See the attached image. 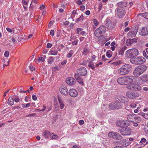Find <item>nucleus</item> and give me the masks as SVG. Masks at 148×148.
I'll return each mask as SVG.
<instances>
[{
	"label": "nucleus",
	"mask_w": 148,
	"mask_h": 148,
	"mask_svg": "<svg viewBox=\"0 0 148 148\" xmlns=\"http://www.w3.org/2000/svg\"><path fill=\"white\" fill-rule=\"evenodd\" d=\"M108 136L110 138H113L119 140H121L123 138V137L118 132H115L109 133Z\"/></svg>",
	"instance_id": "obj_7"
},
{
	"label": "nucleus",
	"mask_w": 148,
	"mask_h": 148,
	"mask_svg": "<svg viewBox=\"0 0 148 148\" xmlns=\"http://www.w3.org/2000/svg\"><path fill=\"white\" fill-rule=\"evenodd\" d=\"M50 132L49 131H45L43 132V136L45 138L50 137Z\"/></svg>",
	"instance_id": "obj_28"
},
{
	"label": "nucleus",
	"mask_w": 148,
	"mask_h": 148,
	"mask_svg": "<svg viewBox=\"0 0 148 148\" xmlns=\"http://www.w3.org/2000/svg\"><path fill=\"white\" fill-rule=\"evenodd\" d=\"M58 137V136L57 135H55L53 133L51 134L50 137L52 139H56Z\"/></svg>",
	"instance_id": "obj_40"
},
{
	"label": "nucleus",
	"mask_w": 148,
	"mask_h": 148,
	"mask_svg": "<svg viewBox=\"0 0 148 148\" xmlns=\"http://www.w3.org/2000/svg\"><path fill=\"white\" fill-rule=\"evenodd\" d=\"M72 52V50H71L69 51V53L67 54L66 57L68 58H69L72 56L73 54V53Z\"/></svg>",
	"instance_id": "obj_42"
},
{
	"label": "nucleus",
	"mask_w": 148,
	"mask_h": 148,
	"mask_svg": "<svg viewBox=\"0 0 148 148\" xmlns=\"http://www.w3.org/2000/svg\"><path fill=\"white\" fill-rule=\"evenodd\" d=\"M32 98L33 100H34L36 101L37 99V97L36 95H33L32 96Z\"/></svg>",
	"instance_id": "obj_59"
},
{
	"label": "nucleus",
	"mask_w": 148,
	"mask_h": 148,
	"mask_svg": "<svg viewBox=\"0 0 148 148\" xmlns=\"http://www.w3.org/2000/svg\"><path fill=\"white\" fill-rule=\"evenodd\" d=\"M138 15L141 16H142L148 20V13L145 12L143 13H140Z\"/></svg>",
	"instance_id": "obj_33"
},
{
	"label": "nucleus",
	"mask_w": 148,
	"mask_h": 148,
	"mask_svg": "<svg viewBox=\"0 0 148 148\" xmlns=\"http://www.w3.org/2000/svg\"><path fill=\"white\" fill-rule=\"evenodd\" d=\"M90 52V49L87 47H85L83 50L82 55L86 56Z\"/></svg>",
	"instance_id": "obj_26"
},
{
	"label": "nucleus",
	"mask_w": 148,
	"mask_h": 148,
	"mask_svg": "<svg viewBox=\"0 0 148 148\" xmlns=\"http://www.w3.org/2000/svg\"><path fill=\"white\" fill-rule=\"evenodd\" d=\"M116 125L117 126L119 127H123L122 121H117L116 122Z\"/></svg>",
	"instance_id": "obj_37"
},
{
	"label": "nucleus",
	"mask_w": 148,
	"mask_h": 148,
	"mask_svg": "<svg viewBox=\"0 0 148 148\" xmlns=\"http://www.w3.org/2000/svg\"><path fill=\"white\" fill-rule=\"evenodd\" d=\"M146 141V139L145 138H141V140L140 141V143H142L143 142H145Z\"/></svg>",
	"instance_id": "obj_64"
},
{
	"label": "nucleus",
	"mask_w": 148,
	"mask_h": 148,
	"mask_svg": "<svg viewBox=\"0 0 148 148\" xmlns=\"http://www.w3.org/2000/svg\"><path fill=\"white\" fill-rule=\"evenodd\" d=\"M30 105V103H27L26 104H24L22 105V107L24 108H26L29 107Z\"/></svg>",
	"instance_id": "obj_48"
},
{
	"label": "nucleus",
	"mask_w": 148,
	"mask_h": 148,
	"mask_svg": "<svg viewBox=\"0 0 148 148\" xmlns=\"http://www.w3.org/2000/svg\"><path fill=\"white\" fill-rule=\"evenodd\" d=\"M136 122L137 123H139L140 122L141 120L140 118H139L136 116H135V118L134 119Z\"/></svg>",
	"instance_id": "obj_41"
},
{
	"label": "nucleus",
	"mask_w": 148,
	"mask_h": 148,
	"mask_svg": "<svg viewBox=\"0 0 148 148\" xmlns=\"http://www.w3.org/2000/svg\"><path fill=\"white\" fill-rule=\"evenodd\" d=\"M137 42V39L136 38H133L126 40L127 45L130 46L134 43H136Z\"/></svg>",
	"instance_id": "obj_21"
},
{
	"label": "nucleus",
	"mask_w": 148,
	"mask_h": 148,
	"mask_svg": "<svg viewBox=\"0 0 148 148\" xmlns=\"http://www.w3.org/2000/svg\"><path fill=\"white\" fill-rule=\"evenodd\" d=\"M58 99L59 103H61L63 102V101L61 97H58Z\"/></svg>",
	"instance_id": "obj_60"
},
{
	"label": "nucleus",
	"mask_w": 148,
	"mask_h": 148,
	"mask_svg": "<svg viewBox=\"0 0 148 148\" xmlns=\"http://www.w3.org/2000/svg\"><path fill=\"white\" fill-rule=\"evenodd\" d=\"M78 40H75L73 42H72V44L73 45H77V44L78 42Z\"/></svg>",
	"instance_id": "obj_62"
},
{
	"label": "nucleus",
	"mask_w": 148,
	"mask_h": 148,
	"mask_svg": "<svg viewBox=\"0 0 148 148\" xmlns=\"http://www.w3.org/2000/svg\"><path fill=\"white\" fill-rule=\"evenodd\" d=\"M118 132L123 136L129 135L131 134L132 130L129 127L125 126L119 127L118 129Z\"/></svg>",
	"instance_id": "obj_3"
},
{
	"label": "nucleus",
	"mask_w": 148,
	"mask_h": 148,
	"mask_svg": "<svg viewBox=\"0 0 148 148\" xmlns=\"http://www.w3.org/2000/svg\"><path fill=\"white\" fill-rule=\"evenodd\" d=\"M117 82L119 84L121 85L125 84V77L119 78L117 79Z\"/></svg>",
	"instance_id": "obj_22"
},
{
	"label": "nucleus",
	"mask_w": 148,
	"mask_h": 148,
	"mask_svg": "<svg viewBox=\"0 0 148 148\" xmlns=\"http://www.w3.org/2000/svg\"><path fill=\"white\" fill-rule=\"evenodd\" d=\"M88 66L90 68L93 70H94L95 69V67L94 65V63L92 61H90L89 62Z\"/></svg>",
	"instance_id": "obj_32"
},
{
	"label": "nucleus",
	"mask_w": 148,
	"mask_h": 148,
	"mask_svg": "<svg viewBox=\"0 0 148 148\" xmlns=\"http://www.w3.org/2000/svg\"><path fill=\"white\" fill-rule=\"evenodd\" d=\"M127 122L126 121V122H125V121H122V125L123 127L124 126L126 125L127 126L129 125V123H127Z\"/></svg>",
	"instance_id": "obj_47"
},
{
	"label": "nucleus",
	"mask_w": 148,
	"mask_h": 148,
	"mask_svg": "<svg viewBox=\"0 0 148 148\" xmlns=\"http://www.w3.org/2000/svg\"><path fill=\"white\" fill-rule=\"evenodd\" d=\"M93 23L96 26H97L99 24V22L97 21L96 19H94L92 20Z\"/></svg>",
	"instance_id": "obj_43"
},
{
	"label": "nucleus",
	"mask_w": 148,
	"mask_h": 148,
	"mask_svg": "<svg viewBox=\"0 0 148 148\" xmlns=\"http://www.w3.org/2000/svg\"><path fill=\"white\" fill-rule=\"evenodd\" d=\"M130 106L131 108H134L136 106V104L135 103H132L130 104Z\"/></svg>",
	"instance_id": "obj_52"
},
{
	"label": "nucleus",
	"mask_w": 148,
	"mask_h": 148,
	"mask_svg": "<svg viewBox=\"0 0 148 148\" xmlns=\"http://www.w3.org/2000/svg\"><path fill=\"white\" fill-rule=\"evenodd\" d=\"M123 62L122 60H119L117 62H113V64L114 65H115L116 66L122 63Z\"/></svg>",
	"instance_id": "obj_39"
},
{
	"label": "nucleus",
	"mask_w": 148,
	"mask_h": 148,
	"mask_svg": "<svg viewBox=\"0 0 148 148\" xmlns=\"http://www.w3.org/2000/svg\"><path fill=\"white\" fill-rule=\"evenodd\" d=\"M126 56L128 58L133 57L131 49H130L127 50L126 53Z\"/></svg>",
	"instance_id": "obj_30"
},
{
	"label": "nucleus",
	"mask_w": 148,
	"mask_h": 148,
	"mask_svg": "<svg viewBox=\"0 0 148 148\" xmlns=\"http://www.w3.org/2000/svg\"><path fill=\"white\" fill-rule=\"evenodd\" d=\"M131 49L133 57L136 56L138 55L139 52L137 49Z\"/></svg>",
	"instance_id": "obj_29"
},
{
	"label": "nucleus",
	"mask_w": 148,
	"mask_h": 148,
	"mask_svg": "<svg viewBox=\"0 0 148 148\" xmlns=\"http://www.w3.org/2000/svg\"><path fill=\"white\" fill-rule=\"evenodd\" d=\"M76 3L77 4L79 5H81L82 4V3L81 1L79 0L77 1Z\"/></svg>",
	"instance_id": "obj_63"
},
{
	"label": "nucleus",
	"mask_w": 148,
	"mask_h": 148,
	"mask_svg": "<svg viewBox=\"0 0 148 148\" xmlns=\"http://www.w3.org/2000/svg\"><path fill=\"white\" fill-rule=\"evenodd\" d=\"M127 97L130 99H134L139 96L138 93H136L131 91H128L126 93Z\"/></svg>",
	"instance_id": "obj_10"
},
{
	"label": "nucleus",
	"mask_w": 148,
	"mask_h": 148,
	"mask_svg": "<svg viewBox=\"0 0 148 148\" xmlns=\"http://www.w3.org/2000/svg\"><path fill=\"white\" fill-rule=\"evenodd\" d=\"M53 61V58L52 57H50L49 59L48 62V64H52Z\"/></svg>",
	"instance_id": "obj_38"
},
{
	"label": "nucleus",
	"mask_w": 148,
	"mask_h": 148,
	"mask_svg": "<svg viewBox=\"0 0 148 148\" xmlns=\"http://www.w3.org/2000/svg\"><path fill=\"white\" fill-rule=\"evenodd\" d=\"M69 95L72 97H75L78 95V92L77 90L73 88L70 89L69 92Z\"/></svg>",
	"instance_id": "obj_18"
},
{
	"label": "nucleus",
	"mask_w": 148,
	"mask_h": 148,
	"mask_svg": "<svg viewBox=\"0 0 148 148\" xmlns=\"http://www.w3.org/2000/svg\"><path fill=\"white\" fill-rule=\"evenodd\" d=\"M140 79L142 81L145 82H148V75L145 74L140 77Z\"/></svg>",
	"instance_id": "obj_24"
},
{
	"label": "nucleus",
	"mask_w": 148,
	"mask_h": 148,
	"mask_svg": "<svg viewBox=\"0 0 148 148\" xmlns=\"http://www.w3.org/2000/svg\"><path fill=\"white\" fill-rule=\"evenodd\" d=\"M138 29V27L137 26H134L132 27L131 30V32H134V34H136Z\"/></svg>",
	"instance_id": "obj_31"
},
{
	"label": "nucleus",
	"mask_w": 148,
	"mask_h": 148,
	"mask_svg": "<svg viewBox=\"0 0 148 148\" xmlns=\"http://www.w3.org/2000/svg\"><path fill=\"white\" fill-rule=\"evenodd\" d=\"M74 77L79 83L83 84V79L81 77L79 76V75L75 74L74 75Z\"/></svg>",
	"instance_id": "obj_20"
},
{
	"label": "nucleus",
	"mask_w": 148,
	"mask_h": 148,
	"mask_svg": "<svg viewBox=\"0 0 148 148\" xmlns=\"http://www.w3.org/2000/svg\"><path fill=\"white\" fill-rule=\"evenodd\" d=\"M60 91L62 95L66 96L69 93V92L66 86L64 85H62L60 87Z\"/></svg>",
	"instance_id": "obj_9"
},
{
	"label": "nucleus",
	"mask_w": 148,
	"mask_h": 148,
	"mask_svg": "<svg viewBox=\"0 0 148 148\" xmlns=\"http://www.w3.org/2000/svg\"><path fill=\"white\" fill-rule=\"evenodd\" d=\"M140 115L145 119H148V115L147 114L144 113H141Z\"/></svg>",
	"instance_id": "obj_45"
},
{
	"label": "nucleus",
	"mask_w": 148,
	"mask_h": 148,
	"mask_svg": "<svg viewBox=\"0 0 148 148\" xmlns=\"http://www.w3.org/2000/svg\"><path fill=\"white\" fill-rule=\"evenodd\" d=\"M135 116L134 114L133 115V114H130L127 116V119L129 121L134 122V119Z\"/></svg>",
	"instance_id": "obj_23"
},
{
	"label": "nucleus",
	"mask_w": 148,
	"mask_h": 148,
	"mask_svg": "<svg viewBox=\"0 0 148 148\" xmlns=\"http://www.w3.org/2000/svg\"><path fill=\"white\" fill-rule=\"evenodd\" d=\"M38 0H32V2L30 5V7L31 8L32 7V5H33L32 2H33L34 3V5H35L37 3Z\"/></svg>",
	"instance_id": "obj_50"
},
{
	"label": "nucleus",
	"mask_w": 148,
	"mask_h": 148,
	"mask_svg": "<svg viewBox=\"0 0 148 148\" xmlns=\"http://www.w3.org/2000/svg\"><path fill=\"white\" fill-rule=\"evenodd\" d=\"M50 35L52 36H53L54 34V31L53 30H52L50 32Z\"/></svg>",
	"instance_id": "obj_61"
},
{
	"label": "nucleus",
	"mask_w": 148,
	"mask_h": 148,
	"mask_svg": "<svg viewBox=\"0 0 148 148\" xmlns=\"http://www.w3.org/2000/svg\"><path fill=\"white\" fill-rule=\"evenodd\" d=\"M83 30V29L81 28H77V34H79V32H81Z\"/></svg>",
	"instance_id": "obj_53"
},
{
	"label": "nucleus",
	"mask_w": 148,
	"mask_h": 148,
	"mask_svg": "<svg viewBox=\"0 0 148 148\" xmlns=\"http://www.w3.org/2000/svg\"><path fill=\"white\" fill-rule=\"evenodd\" d=\"M116 5H117V6L120 7H122V3L121 2L118 3Z\"/></svg>",
	"instance_id": "obj_58"
},
{
	"label": "nucleus",
	"mask_w": 148,
	"mask_h": 148,
	"mask_svg": "<svg viewBox=\"0 0 148 148\" xmlns=\"http://www.w3.org/2000/svg\"><path fill=\"white\" fill-rule=\"evenodd\" d=\"M106 55L107 57L110 58L112 56V52L111 51H108L106 53Z\"/></svg>",
	"instance_id": "obj_35"
},
{
	"label": "nucleus",
	"mask_w": 148,
	"mask_h": 148,
	"mask_svg": "<svg viewBox=\"0 0 148 148\" xmlns=\"http://www.w3.org/2000/svg\"><path fill=\"white\" fill-rule=\"evenodd\" d=\"M66 82L67 84L70 86L74 85L76 83L75 79L71 77L67 78L66 79Z\"/></svg>",
	"instance_id": "obj_14"
},
{
	"label": "nucleus",
	"mask_w": 148,
	"mask_h": 148,
	"mask_svg": "<svg viewBox=\"0 0 148 148\" xmlns=\"http://www.w3.org/2000/svg\"><path fill=\"white\" fill-rule=\"evenodd\" d=\"M121 140L122 145L124 147L127 146L131 143V142H129L128 140H126V139H124L123 137Z\"/></svg>",
	"instance_id": "obj_19"
},
{
	"label": "nucleus",
	"mask_w": 148,
	"mask_h": 148,
	"mask_svg": "<svg viewBox=\"0 0 148 148\" xmlns=\"http://www.w3.org/2000/svg\"><path fill=\"white\" fill-rule=\"evenodd\" d=\"M126 88L130 90L136 91H139L142 89V87L140 85L137 84L127 85Z\"/></svg>",
	"instance_id": "obj_6"
},
{
	"label": "nucleus",
	"mask_w": 148,
	"mask_h": 148,
	"mask_svg": "<svg viewBox=\"0 0 148 148\" xmlns=\"http://www.w3.org/2000/svg\"><path fill=\"white\" fill-rule=\"evenodd\" d=\"M106 31L105 27L103 25H101L100 27L97 29L95 32V36L98 38L101 37L103 34Z\"/></svg>",
	"instance_id": "obj_4"
},
{
	"label": "nucleus",
	"mask_w": 148,
	"mask_h": 148,
	"mask_svg": "<svg viewBox=\"0 0 148 148\" xmlns=\"http://www.w3.org/2000/svg\"><path fill=\"white\" fill-rule=\"evenodd\" d=\"M130 61L134 64L138 65L143 63L145 61V60L143 57H138L131 58Z\"/></svg>",
	"instance_id": "obj_2"
},
{
	"label": "nucleus",
	"mask_w": 148,
	"mask_h": 148,
	"mask_svg": "<svg viewBox=\"0 0 148 148\" xmlns=\"http://www.w3.org/2000/svg\"><path fill=\"white\" fill-rule=\"evenodd\" d=\"M106 26L109 29H112L114 27V24L110 20H107L106 21Z\"/></svg>",
	"instance_id": "obj_17"
},
{
	"label": "nucleus",
	"mask_w": 148,
	"mask_h": 148,
	"mask_svg": "<svg viewBox=\"0 0 148 148\" xmlns=\"http://www.w3.org/2000/svg\"><path fill=\"white\" fill-rule=\"evenodd\" d=\"M116 100L119 101L121 103H126L128 101V99L126 97L123 96H118L117 97Z\"/></svg>",
	"instance_id": "obj_11"
},
{
	"label": "nucleus",
	"mask_w": 148,
	"mask_h": 148,
	"mask_svg": "<svg viewBox=\"0 0 148 148\" xmlns=\"http://www.w3.org/2000/svg\"><path fill=\"white\" fill-rule=\"evenodd\" d=\"M122 3V8L123 7H126L127 6V4L126 2H121Z\"/></svg>",
	"instance_id": "obj_54"
},
{
	"label": "nucleus",
	"mask_w": 148,
	"mask_h": 148,
	"mask_svg": "<svg viewBox=\"0 0 148 148\" xmlns=\"http://www.w3.org/2000/svg\"><path fill=\"white\" fill-rule=\"evenodd\" d=\"M140 34L143 36H145L148 34V26L143 27L141 28Z\"/></svg>",
	"instance_id": "obj_12"
},
{
	"label": "nucleus",
	"mask_w": 148,
	"mask_h": 148,
	"mask_svg": "<svg viewBox=\"0 0 148 148\" xmlns=\"http://www.w3.org/2000/svg\"><path fill=\"white\" fill-rule=\"evenodd\" d=\"M147 69V66L141 65L136 68L133 72V75L136 77H138L145 71Z\"/></svg>",
	"instance_id": "obj_1"
},
{
	"label": "nucleus",
	"mask_w": 148,
	"mask_h": 148,
	"mask_svg": "<svg viewBox=\"0 0 148 148\" xmlns=\"http://www.w3.org/2000/svg\"><path fill=\"white\" fill-rule=\"evenodd\" d=\"M78 74L81 76H85L87 73V71L86 69L84 67H81L77 71Z\"/></svg>",
	"instance_id": "obj_13"
},
{
	"label": "nucleus",
	"mask_w": 148,
	"mask_h": 148,
	"mask_svg": "<svg viewBox=\"0 0 148 148\" xmlns=\"http://www.w3.org/2000/svg\"><path fill=\"white\" fill-rule=\"evenodd\" d=\"M51 55H56L58 53V52L55 50H51Z\"/></svg>",
	"instance_id": "obj_44"
},
{
	"label": "nucleus",
	"mask_w": 148,
	"mask_h": 148,
	"mask_svg": "<svg viewBox=\"0 0 148 148\" xmlns=\"http://www.w3.org/2000/svg\"><path fill=\"white\" fill-rule=\"evenodd\" d=\"M125 84H131L134 79V77L132 76H127L125 77Z\"/></svg>",
	"instance_id": "obj_16"
},
{
	"label": "nucleus",
	"mask_w": 148,
	"mask_h": 148,
	"mask_svg": "<svg viewBox=\"0 0 148 148\" xmlns=\"http://www.w3.org/2000/svg\"><path fill=\"white\" fill-rule=\"evenodd\" d=\"M14 96L11 97H10L9 98L8 101L9 102V104L11 106L13 105L14 104Z\"/></svg>",
	"instance_id": "obj_34"
},
{
	"label": "nucleus",
	"mask_w": 148,
	"mask_h": 148,
	"mask_svg": "<svg viewBox=\"0 0 148 148\" xmlns=\"http://www.w3.org/2000/svg\"><path fill=\"white\" fill-rule=\"evenodd\" d=\"M52 46V45L51 44L48 43L47 44V48H51Z\"/></svg>",
	"instance_id": "obj_57"
},
{
	"label": "nucleus",
	"mask_w": 148,
	"mask_h": 148,
	"mask_svg": "<svg viewBox=\"0 0 148 148\" xmlns=\"http://www.w3.org/2000/svg\"><path fill=\"white\" fill-rule=\"evenodd\" d=\"M127 74H128L131 71L132 66L129 64H125L122 66Z\"/></svg>",
	"instance_id": "obj_15"
},
{
	"label": "nucleus",
	"mask_w": 148,
	"mask_h": 148,
	"mask_svg": "<svg viewBox=\"0 0 148 148\" xmlns=\"http://www.w3.org/2000/svg\"><path fill=\"white\" fill-rule=\"evenodd\" d=\"M123 104L119 101H115L114 103H110L109 108L111 110L114 109H120L122 108Z\"/></svg>",
	"instance_id": "obj_5"
},
{
	"label": "nucleus",
	"mask_w": 148,
	"mask_h": 148,
	"mask_svg": "<svg viewBox=\"0 0 148 148\" xmlns=\"http://www.w3.org/2000/svg\"><path fill=\"white\" fill-rule=\"evenodd\" d=\"M60 107L61 109H63L64 108V105L63 103V102L61 103H60Z\"/></svg>",
	"instance_id": "obj_55"
},
{
	"label": "nucleus",
	"mask_w": 148,
	"mask_h": 148,
	"mask_svg": "<svg viewBox=\"0 0 148 148\" xmlns=\"http://www.w3.org/2000/svg\"><path fill=\"white\" fill-rule=\"evenodd\" d=\"M9 54V52L8 51H6L4 53V56L6 58L8 57Z\"/></svg>",
	"instance_id": "obj_51"
},
{
	"label": "nucleus",
	"mask_w": 148,
	"mask_h": 148,
	"mask_svg": "<svg viewBox=\"0 0 148 148\" xmlns=\"http://www.w3.org/2000/svg\"><path fill=\"white\" fill-rule=\"evenodd\" d=\"M136 34H134V32H131V30L129 32L128 35L130 37H134L136 35Z\"/></svg>",
	"instance_id": "obj_36"
},
{
	"label": "nucleus",
	"mask_w": 148,
	"mask_h": 148,
	"mask_svg": "<svg viewBox=\"0 0 148 148\" xmlns=\"http://www.w3.org/2000/svg\"><path fill=\"white\" fill-rule=\"evenodd\" d=\"M126 49L125 47H123L120 48L117 51V54L119 55H123L124 54V51Z\"/></svg>",
	"instance_id": "obj_27"
},
{
	"label": "nucleus",
	"mask_w": 148,
	"mask_h": 148,
	"mask_svg": "<svg viewBox=\"0 0 148 148\" xmlns=\"http://www.w3.org/2000/svg\"><path fill=\"white\" fill-rule=\"evenodd\" d=\"M14 101L16 103L20 101V99L18 97L14 98Z\"/></svg>",
	"instance_id": "obj_49"
},
{
	"label": "nucleus",
	"mask_w": 148,
	"mask_h": 148,
	"mask_svg": "<svg viewBox=\"0 0 148 148\" xmlns=\"http://www.w3.org/2000/svg\"><path fill=\"white\" fill-rule=\"evenodd\" d=\"M38 61L40 60L42 62H44L45 61V59L43 57H40L38 58Z\"/></svg>",
	"instance_id": "obj_56"
},
{
	"label": "nucleus",
	"mask_w": 148,
	"mask_h": 148,
	"mask_svg": "<svg viewBox=\"0 0 148 148\" xmlns=\"http://www.w3.org/2000/svg\"><path fill=\"white\" fill-rule=\"evenodd\" d=\"M143 56L147 59H148V56L147 54L145 51L144 50L143 52Z\"/></svg>",
	"instance_id": "obj_46"
},
{
	"label": "nucleus",
	"mask_w": 148,
	"mask_h": 148,
	"mask_svg": "<svg viewBox=\"0 0 148 148\" xmlns=\"http://www.w3.org/2000/svg\"><path fill=\"white\" fill-rule=\"evenodd\" d=\"M117 72L118 74L122 75L127 74L122 66L118 70Z\"/></svg>",
	"instance_id": "obj_25"
},
{
	"label": "nucleus",
	"mask_w": 148,
	"mask_h": 148,
	"mask_svg": "<svg viewBox=\"0 0 148 148\" xmlns=\"http://www.w3.org/2000/svg\"><path fill=\"white\" fill-rule=\"evenodd\" d=\"M115 12L117 16L121 18L124 17L126 13V12L124 9L119 8L116 9Z\"/></svg>",
	"instance_id": "obj_8"
}]
</instances>
